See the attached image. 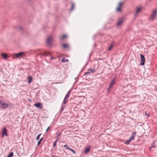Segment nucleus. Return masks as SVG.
<instances>
[{"label": "nucleus", "mask_w": 157, "mask_h": 157, "mask_svg": "<svg viewBox=\"0 0 157 157\" xmlns=\"http://www.w3.org/2000/svg\"><path fill=\"white\" fill-rule=\"evenodd\" d=\"M140 59L141 63L140 65H144V63L145 62V59L144 55L141 54H140Z\"/></svg>", "instance_id": "nucleus-4"}, {"label": "nucleus", "mask_w": 157, "mask_h": 157, "mask_svg": "<svg viewBox=\"0 0 157 157\" xmlns=\"http://www.w3.org/2000/svg\"><path fill=\"white\" fill-rule=\"evenodd\" d=\"M74 8V4L73 3H71V10H72Z\"/></svg>", "instance_id": "nucleus-28"}, {"label": "nucleus", "mask_w": 157, "mask_h": 157, "mask_svg": "<svg viewBox=\"0 0 157 157\" xmlns=\"http://www.w3.org/2000/svg\"><path fill=\"white\" fill-rule=\"evenodd\" d=\"M19 28V29H21H21H22V28H21V27H19V28Z\"/></svg>", "instance_id": "nucleus-37"}, {"label": "nucleus", "mask_w": 157, "mask_h": 157, "mask_svg": "<svg viewBox=\"0 0 157 157\" xmlns=\"http://www.w3.org/2000/svg\"><path fill=\"white\" fill-rule=\"evenodd\" d=\"M67 98L65 97L63 101V104L64 105L67 102Z\"/></svg>", "instance_id": "nucleus-18"}, {"label": "nucleus", "mask_w": 157, "mask_h": 157, "mask_svg": "<svg viewBox=\"0 0 157 157\" xmlns=\"http://www.w3.org/2000/svg\"><path fill=\"white\" fill-rule=\"evenodd\" d=\"M13 155V153L12 152H11L8 156V157H12Z\"/></svg>", "instance_id": "nucleus-26"}, {"label": "nucleus", "mask_w": 157, "mask_h": 157, "mask_svg": "<svg viewBox=\"0 0 157 157\" xmlns=\"http://www.w3.org/2000/svg\"><path fill=\"white\" fill-rule=\"evenodd\" d=\"M43 140V138H41L40 140H39V141L38 142V143H37V145H40V142L42 140Z\"/></svg>", "instance_id": "nucleus-25"}, {"label": "nucleus", "mask_w": 157, "mask_h": 157, "mask_svg": "<svg viewBox=\"0 0 157 157\" xmlns=\"http://www.w3.org/2000/svg\"><path fill=\"white\" fill-rule=\"evenodd\" d=\"M94 71H93V70L91 69H89L88 71H87L85 73L84 75H86L88 74H90L91 73H92Z\"/></svg>", "instance_id": "nucleus-12"}, {"label": "nucleus", "mask_w": 157, "mask_h": 157, "mask_svg": "<svg viewBox=\"0 0 157 157\" xmlns=\"http://www.w3.org/2000/svg\"><path fill=\"white\" fill-rule=\"evenodd\" d=\"M24 53L23 52L14 54L12 55V57L13 59L20 58L24 56Z\"/></svg>", "instance_id": "nucleus-2"}, {"label": "nucleus", "mask_w": 157, "mask_h": 157, "mask_svg": "<svg viewBox=\"0 0 157 157\" xmlns=\"http://www.w3.org/2000/svg\"><path fill=\"white\" fill-rule=\"evenodd\" d=\"M115 81V78L113 79L111 81L109 85V88H112L113 86L114 85Z\"/></svg>", "instance_id": "nucleus-8"}, {"label": "nucleus", "mask_w": 157, "mask_h": 157, "mask_svg": "<svg viewBox=\"0 0 157 157\" xmlns=\"http://www.w3.org/2000/svg\"><path fill=\"white\" fill-rule=\"evenodd\" d=\"M131 141V140H130L128 139V140H127L125 141V144H128Z\"/></svg>", "instance_id": "nucleus-23"}, {"label": "nucleus", "mask_w": 157, "mask_h": 157, "mask_svg": "<svg viewBox=\"0 0 157 157\" xmlns=\"http://www.w3.org/2000/svg\"><path fill=\"white\" fill-rule=\"evenodd\" d=\"M2 55L3 57L5 59H6L8 58L7 56V55L6 54L2 53Z\"/></svg>", "instance_id": "nucleus-15"}, {"label": "nucleus", "mask_w": 157, "mask_h": 157, "mask_svg": "<svg viewBox=\"0 0 157 157\" xmlns=\"http://www.w3.org/2000/svg\"><path fill=\"white\" fill-rule=\"evenodd\" d=\"M57 140L53 143V147H55L56 144Z\"/></svg>", "instance_id": "nucleus-29"}, {"label": "nucleus", "mask_w": 157, "mask_h": 157, "mask_svg": "<svg viewBox=\"0 0 157 157\" xmlns=\"http://www.w3.org/2000/svg\"><path fill=\"white\" fill-rule=\"evenodd\" d=\"M142 8L141 7H137L136 9V13L135 14V16H137L138 14L141 11Z\"/></svg>", "instance_id": "nucleus-7"}, {"label": "nucleus", "mask_w": 157, "mask_h": 157, "mask_svg": "<svg viewBox=\"0 0 157 157\" xmlns=\"http://www.w3.org/2000/svg\"><path fill=\"white\" fill-rule=\"evenodd\" d=\"M117 11L118 12H120L121 10V7L118 6L116 9Z\"/></svg>", "instance_id": "nucleus-22"}, {"label": "nucleus", "mask_w": 157, "mask_h": 157, "mask_svg": "<svg viewBox=\"0 0 157 157\" xmlns=\"http://www.w3.org/2000/svg\"><path fill=\"white\" fill-rule=\"evenodd\" d=\"M28 83H31V82L32 81L33 78L31 76H29L28 77Z\"/></svg>", "instance_id": "nucleus-14"}, {"label": "nucleus", "mask_w": 157, "mask_h": 157, "mask_svg": "<svg viewBox=\"0 0 157 157\" xmlns=\"http://www.w3.org/2000/svg\"><path fill=\"white\" fill-rule=\"evenodd\" d=\"M61 62H68V60L63 58L61 60Z\"/></svg>", "instance_id": "nucleus-16"}, {"label": "nucleus", "mask_w": 157, "mask_h": 157, "mask_svg": "<svg viewBox=\"0 0 157 157\" xmlns=\"http://www.w3.org/2000/svg\"><path fill=\"white\" fill-rule=\"evenodd\" d=\"M0 105L2 108L6 109L7 107H11L13 106L12 104L9 102H5L2 101H0Z\"/></svg>", "instance_id": "nucleus-1"}, {"label": "nucleus", "mask_w": 157, "mask_h": 157, "mask_svg": "<svg viewBox=\"0 0 157 157\" xmlns=\"http://www.w3.org/2000/svg\"><path fill=\"white\" fill-rule=\"evenodd\" d=\"M71 93V91L69 90L68 91L67 94L65 96V97L67 98H68L70 96Z\"/></svg>", "instance_id": "nucleus-21"}, {"label": "nucleus", "mask_w": 157, "mask_h": 157, "mask_svg": "<svg viewBox=\"0 0 157 157\" xmlns=\"http://www.w3.org/2000/svg\"><path fill=\"white\" fill-rule=\"evenodd\" d=\"M33 105L34 106L40 109H42L43 108V105L40 102L35 103Z\"/></svg>", "instance_id": "nucleus-6"}, {"label": "nucleus", "mask_w": 157, "mask_h": 157, "mask_svg": "<svg viewBox=\"0 0 157 157\" xmlns=\"http://www.w3.org/2000/svg\"><path fill=\"white\" fill-rule=\"evenodd\" d=\"M157 13V10H154L152 12L151 15L150 17V19L151 20H153L156 17V14Z\"/></svg>", "instance_id": "nucleus-3"}, {"label": "nucleus", "mask_w": 157, "mask_h": 157, "mask_svg": "<svg viewBox=\"0 0 157 157\" xmlns=\"http://www.w3.org/2000/svg\"><path fill=\"white\" fill-rule=\"evenodd\" d=\"M69 149L74 154H75V151H74L73 149H71V148H69Z\"/></svg>", "instance_id": "nucleus-27"}, {"label": "nucleus", "mask_w": 157, "mask_h": 157, "mask_svg": "<svg viewBox=\"0 0 157 157\" xmlns=\"http://www.w3.org/2000/svg\"><path fill=\"white\" fill-rule=\"evenodd\" d=\"M54 59V58L53 57H51V59Z\"/></svg>", "instance_id": "nucleus-38"}, {"label": "nucleus", "mask_w": 157, "mask_h": 157, "mask_svg": "<svg viewBox=\"0 0 157 157\" xmlns=\"http://www.w3.org/2000/svg\"><path fill=\"white\" fill-rule=\"evenodd\" d=\"M151 148V147H150L149 148L150 149Z\"/></svg>", "instance_id": "nucleus-39"}, {"label": "nucleus", "mask_w": 157, "mask_h": 157, "mask_svg": "<svg viewBox=\"0 0 157 157\" xmlns=\"http://www.w3.org/2000/svg\"><path fill=\"white\" fill-rule=\"evenodd\" d=\"M90 151V147H86L85 148V150L84 151V152L85 153H86L87 152H88Z\"/></svg>", "instance_id": "nucleus-13"}, {"label": "nucleus", "mask_w": 157, "mask_h": 157, "mask_svg": "<svg viewBox=\"0 0 157 157\" xmlns=\"http://www.w3.org/2000/svg\"><path fill=\"white\" fill-rule=\"evenodd\" d=\"M136 134V132H134L132 133V136L129 139V140H131V141L132 140L134 139Z\"/></svg>", "instance_id": "nucleus-9"}, {"label": "nucleus", "mask_w": 157, "mask_h": 157, "mask_svg": "<svg viewBox=\"0 0 157 157\" xmlns=\"http://www.w3.org/2000/svg\"><path fill=\"white\" fill-rule=\"evenodd\" d=\"M50 128V126H49L47 128L46 130V132H47L48 131L49 129Z\"/></svg>", "instance_id": "nucleus-33"}, {"label": "nucleus", "mask_w": 157, "mask_h": 157, "mask_svg": "<svg viewBox=\"0 0 157 157\" xmlns=\"http://www.w3.org/2000/svg\"><path fill=\"white\" fill-rule=\"evenodd\" d=\"M2 135L3 136H7V130L5 128H4L3 129L2 132Z\"/></svg>", "instance_id": "nucleus-11"}, {"label": "nucleus", "mask_w": 157, "mask_h": 157, "mask_svg": "<svg viewBox=\"0 0 157 157\" xmlns=\"http://www.w3.org/2000/svg\"><path fill=\"white\" fill-rule=\"evenodd\" d=\"M112 88H109V87L107 89V91L109 92L110 91V89H111Z\"/></svg>", "instance_id": "nucleus-36"}, {"label": "nucleus", "mask_w": 157, "mask_h": 157, "mask_svg": "<svg viewBox=\"0 0 157 157\" xmlns=\"http://www.w3.org/2000/svg\"><path fill=\"white\" fill-rule=\"evenodd\" d=\"M113 46V44H110V45L109 46V47L108 48V50L109 51H110L111 50Z\"/></svg>", "instance_id": "nucleus-20"}, {"label": "nucleus", "mask_w": 157, "mask_h": 157, "mask_svg": "<svg viewBox=\"0 0 157 157\" xmlns=\"http://www.w3.org/2000/svg\"><path fill=\"white\" fill-rule=\"evenodd\" d=\"M145 114L146 116H147V118H148V116H150L149 114H147L146 112H145Z\"/></svg>", "instance_id": "nucleus-32"}, {"label": "nucleus", "mask_w": 157, "mask_h": 157, "mask_svg": "<svg viewBox=\"0 0 157 157\" xmlns=\"http://www.w3.org/2000/svg\"><path fill=\"white\" fill-rule=\"evenodd\" d=\"M122 2H120L118 6H119L121 7V6L122 5Z\"/></svg>", "instance_id": "nucleus-34"}, {"label": "nucleus", "mask_w": 157, "mask_h": 157, "mask_svg": "<svg viewBox=\"0 0 157 157\" xmlns=\"http://www.w3.org/2000/svg\"><path fill=\"white\" fill-rule=\"evenodd\" d=\"M123 22V20L122 19H120L119 20L117 23V26H120L121 25Z\"/></svg>", "instance_id": "nucleus-10"}, {"label": "nucleus", "mask_w": 157, "mask_h": 157, "mask_svg": "<svg viewBox=\"0 0 157 157\" xmlns=\"http://www.w3.org/2000/svg\"><path fill=\"white\" fill-rule=\"evenodd\" d=\"M62 46L63 48H66L68 47L69 45L68 44H65L62 45Z\"/></svg>", "instance_id": "nucleus-19"}, {"label": "nucleus", "mask_w": 157, "mask_h": 157, "mask_svg": "<svg viewBox=\"0 0 157 157\" xmlns=\"http://www.w3.org/2000/svg\"><path fill=\"white\" fill-rule=\"evenodd\" d=\"M63 147H66L67 149H69V147H68L67 145H64Z\"/></svg>", "instance_id": "nucleus-31"}, {"label": "nucleus", "mask_w": 157, "mask_h": 157, "mask_svg": "<svg viewBox=\"0 0 157 157\" xmlns=\"http://www.w3.org/2000/svg\"><path fill=\"white\" fill-rule=\"evenodd\" d=\"M41 135V134H39L37 137L36 139L38 140L40 136Z\"/></svg>", "instance_id": "nucleus-30"}, {"label": "nucleus", "mask_w": 157, "mask_h": 157, "mask_svg": "<svg viewBox=\"0 0 157 157\" xmlns=\"http://www.w3.org/2000/svg\"><path fill=\"white\" fill-rule=\"evenodd\" d=\"M45 54H44V55H47L49 53V52H45Z\"/></svg>", "instance_id": "nucleus-35"}, {"label": "nucleus", "mask_w": 157, "mask_h": 157, "mask_svg": "<svg viewBox=\"0 0 157 157\" xmlns=\"http://www.w3.org/2000/svg\"><path fill=\"white\" fill-rule=\"evenodd\" d=\"M53 38V37L52 36H50L48 37L47 40V43L48 44L51 45Z\"/></svg>", "instance_id": "nucleus-5"}, {"label": "nucleus", "mask_w": 157, "mask_h": 157, "mask_svg": "<svg viewBox=\"0 0 157 157\" xmlns=\"http://www.w3.org/2000/svg\"><path fill=\"white\" fill-rule=\"evenodd\" d=\"M151 146L153 147H156L155 143V142L152 143L151 144Z\"/></svg>", "instance_id": "nucleus-24"}, {"label": "nucleus", "mask_w": 157, "mask_h": 157, "mask_svg": "<svg viewBox=\"0 0 157 157\" xmlns=\"http://www.w3.org/2000/svg\"><path fill=\"white\" fill-rule=\"evenodd\" d=\"M7 157H8V156H7Z\"/></svg>", "instance_id": "nucleus-40"}, {"label": "nucleus", "mask_w": 157, "mask_h": 157, "mask_svg": "<svg viewBox=\"0 0 157 157\" xmlns=\"http://www.w3.org/2000/svg\"><path fill=\"white\" fill-rule=\"evenodd\" d=\"M67 37V36L66 35H62L60 37V38L61 40H63L65 39Z\"/></svg>", "instance_id": "nucleus-17"}]
</instances>
